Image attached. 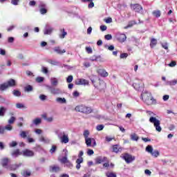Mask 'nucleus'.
<instances>
[{
	"mask_svg": "<svg viewBox=\"0 0 177 177\" xmlns=\"http://www.w3.org/2000/svg\"><path fill=\"white\" fill-rule=\"evenodd\" d=\"M141 97L143 102H145V103H146L147 106H151L152 104H157V100H156V99L153 97V95H151V93L150 92H148L146 91L142 92V93L141 94Z\"/></svg>",
	"mask_w": 177,
	"mask_h": 177,
	"instance_id": "f257e3e1",
	"label": "nucleus"
},
{
	"mask_svg": "<svg viewBox=\"0 0 177 177\" xmlns=\"http://www.w3.org/2000/svg\"><path fill=\"white\" fill-rule=\"evenodd\" d=\"M55 133L57 136L58 139L60 140L61 143H64L67 145L70 142V138H68V133L65 131L56 130Z\"/></svg>",
	"mask_w": 177,
	"mask_h": 177,
	"instance_id": "f03ea898",
	"label": "nucleus"
},
{
	"mask_svg": "<svg viewBox=\"0 0 177 177\" xmlns=\"http://www.w3.org/2000/svg\"><path fill=\"white\" fill-rule=\"evenodd\" d=\"M75 111L77 113H82V114H91L93 110L91 106H87L84 104L77 105L75 108Z\"/></svg>",
	"mask_w": 177,
	"mask_h": 177,
	"instance_id": "7ed1b4c3",
	"label": "nucleus"
},
{
	"mask_svg": "<svg viewBox=\"0 0 177 177\" xmlns=\"http://www.w3.org/2000/svg\"><path fill=\"white\" fill-rule=\"evenodd\" d=\"M149 122L153 124L156 128V131H157L158 132H161V131H162L161 126H160V120H158V119L156 118L155 117H151L149 118Z\"/></svg>",
	"mask_w": 177,
	"mask_h": 177,
	"instance_id": "20e7f679",
	"label": "nucleus"
},
{
	"mask_svg": "<svg viewBox=\"0 0 177 177\" xmlns=\"http://www.w3.org/2000/svg\"><path fill=\"white\" fill-rule=\"evenodd\" d=\"M145 151L149 153V154L151 155L152 157H155L156 158H157V157L160 156V151H158V150L153 151V147L151 145L147 146Z\"/></svg>",
	"mask_w": 177,
	"mask_h": 177,
	"instance_id": "39448f33",
	"label": "nucleus"
},
{
	"mask_svg": "<svg viewBox=\"0 0 177 177\" xmlns=\"http://www.w3.org/2000/svg\"><path fill=\"white\" fill-rule=\"evenodd\" d=\"M39 12L40 15H46L48 13V6H46V3L44 2H40L39 3Z\"/></svg>",
	"mask_w": 177,
	"mask_h": 177,
	"instance_id": "423d86ee",
	"label": "nucleus"
},
{
	"mask_svg": "<svg viewBox=\"0 0 177 177\" xmlns=\"http://www.w3.org/2000/svg\"><path fill=\"white\" fill-rule=\"evenodd\" d=\"M136 158L135 156H132V155L129 153H125L123 156V159L126 161L127 164H131V162L135 161Z\"/></svg>",
	"mask_w": 177,
	"mask_h": 177,
	"instance_id": "0eeeda50",
	"label": "nucleus"
},
{
	"mask_svg": "<svg viewBox=\"0 0 177 177\" xmlns=\"http://www.w3.org/2000/svg\"><path fill=\"white\" fill-rule=\"evenodd\" d=\"M115 38L119 42H125L127 41V35L124 33L118 32L115 34Z\"/></svg>",
	"mask_w": 177,
	"mask_h": 177,
	"instance_id": "6e6552de",
	"label": "nucleus"
},
{
	"mask_svg": "<svg viewBox=\"0 0 177 177\" xmlns=\"http://www.w3.org/2000/svg\"><path fill=\"white\" fill-rule=\"evenodd\" d=\"M51 95H60L62 93V90L59 88L52 87L51 86H48Z\"/></svg>",
	"mask_w": 177,
	"mask_h": 177,
	"instance_id": "1a4fd4ad",
	"label": "nucleus"
},
{
	"mask_svg": "<svg viewBox=\"0 0 177 177\" xmlns=\"http://www.w3.org/2000/svg\"><path fill=\"white\" fill-rule=\"evenodd\" d=\"M131 8L134 12H136L137 13H140L142 10H143V8L140 4H131Z\"/></svg>",
	"mask_w": 177,
	"mask_h": 177,
	"instance_id": "9d476101",
	"label": "nucleus"
},
{
	"mask_svg": "<svg viewBox=\"0 0 177 177\" xmlns=\"http://www.w3.org/2000/svg\"><path fill=\"white\" fill-rule=\"evenodd\" d=\"M53 31V28H52L49 25H46L44 30V35H50V34H52Z\"/></svg>",
	"mask_w": 177,
	"mask_h": 177,
	"instance_id": "9b49d317",
	"label": "nucleus"
},
{
	"mask_svg": "<svg viewBox=\"0 0 177 177\" xmlns=\"http://www.w3.org/2000/svg\"><path fill=\"white\" fill-rule=\"evenodd\" d=\"M76 85H89V82L85 79H77L75 80Z\"/></svg>",
	"mask_w": 177,
	"mask_h": 177,
	"instance_id": "f8f14e48",
	"label": "nucleus"
},
{
	"mask_svg": "<svg viewBox=\"0 0 177 177\" xmlns=\"http://www.w3.org/2000/svg\"><path fill=\"white\" fill-rule=\"evenodd\" d=\"M22 155L24 157H34V151L30 149H25L22 151Z\"/></svg>",
	"mask_w": 177,
	"mask_h": 177,
	"instance_id": "ddd939ff",
	"label": "nucleus"
},
{
	"mask_svg": "<svg viewBox=\"0 0 177 177\" xmlns=\"http://www.w3.org/2000/svg\"><path fill=\"white\" fill-rule=\"evenodd\" d=\"M107 161V158L106 156H98L95 158V164H102Z\"/></svg>",
	"mask_w": 177,
	"mask_h": 177,
	"instance_id": "4468645a",
	"label": "nucleus"
},
{
	"mask_svg": "<svg viewBox=\"0 0 177 177\" xmlns=\"http://www.w3.org/2000/svg\"><path fill=\"white\" fill-rule=\"evenodd\" d=\"M113 153H121L122 151V147L119 145H115L112 147Z\"/></svg>",
	"mask_w": 177,
	"mask_h": 177,
	"instance_id": "2eb2a0df",
	"label": "nucleus"
},
{
	"mask_svg": "<svg viewBox=\"0 0 177 177\" xmlns=\"http://www.w3.org/2000/svg\"><path fill=\"white\" fill-rule=\"evenodd\" d=\"M9 162H10L9 159L8 158H5L1 160V165L2 167H4V168L9 169V166H8Z\"/></svg>",
	"mask_w": 177,
	"mask_h": 177,
	"instance_id": "dca6fc26",
	"label": "nucleus"
},
{
	"mask_svg": "<svg viewBox=\"0 0 177 177\" xmlns=\"http://www.w3.org/2000/svg\"><path fill=\"white\" fill-rule=\"evenodd\" d=\"M21 154H23L22 152H21L19 149H16L11 153V156L13 157V158H17V157H19V156H21Z\"/></svg>",
	"mask_w": 177,
	"mask_h": 177,
	"instance_id": "f3484780",
	"label": "nucleus"
},
{
	"mask_svg": "<svg viewBox=\"0 0 177 177\" xmlns=\"http://www.w3.org/2000/svg\"><path fill=\"white\" fill-rule=\"evenodd\" d=\"M50 82L53 86H57L59 84V79L56 77H51L50 79Z\"/></svg>",
	"mask_w": 177,
	"mask_h": 177,
	"instance_id": "a211bd4d",
	"label": "nucleus"
},
{
	"mask_svg": "<svg viewBox=\"0 0 177 177\" xmlns=\"http://www.w3.org/2000/svg\"><path fill=\"white\" fill-rule=\"evenodd\" d=\"M30 133V131H21L19 133V136L23 139H26V138H28L30 136L28 134Z\"/></svg>",
	"mask_w": 177,
	"mask_h": 177,
	"instance_id": "6ab92c4d",
	"label": "nucleus"
},
{
	"mask_svg": "<svg viewBox=\"0 0 177 177\" xmlns=\"http://www.w3.org/2000/svg\"><path fill=\"white\" fill-rule=\"evenodd\" d=\"M54 52L57 53L58 55H63V53H66V50H61L59 46H56L53 48Z\"/></svg>",
	"mask_w": 177,
	"mask_h": 177,
	"instance_id": "aec40b11",
	"label": "nucleus"
},
{
	"mask_svg": "<svg viewBox=\"0 0 177 177\" xmlns=\"http://www.w3.org/2000/svg\"><path fill=\"white\" fill-rule=\"evenodd\" d=\"M84 140L87 147H92V142L93 140V138H84Z\"/></svg>",
	"mask_w": 177,
	"mask_h": 177,
	"instance_id": "412c9836",
	"label": "nucleus"
},
{
	"mask_svg": "<svg viewBox=\"0 0 177 177\" xmlns=\"http://www.w3.org/2000/svg\"><path fill=\"white\" fill-rule=\"evenodd\" d=\"M8 88L9 87H13V86H16V80H13V79H10V80H8L7 82H6Z\"/></svg>",
	"mask_w": 177,
	"mask_h": 177,
	"instance_id": "4be33fe9",
	"label": "nucleus"
},
{
	"mask_svg": "<svg viewBox=\"0 0 177 177\" xmlns=\"http://www.w3.org/2000/svg\"><path fill=\"white\" fill-rule=\"evenodd\" d=\"M39 142H42L43 143H46V144H49L50 143V139H49L48 138H45L43 136H41L39 138Z\"/></svg>",
	"mask_w": 177,
	"mask_h": 177,
	"instance_id": "5701e85b",
	"label": "nucleus"
},
{
	"mask_svg": "<svg viewBox=\"0 0 177 177\" xmlns=\"http://www.w3.org/2000/svg\"><path fill=\"white\" fill-rule=\"evenodd\" d=\"M61 34L59 35V37L61 39H64V38H66V35H67V32H66V30L64 28L60 30Z\"/></svg>",
	"mask_w": 177,
	"mask_h": 177,
	"instance_id": "b1692460",
	"label": "nucleus"
},
{
	"mask_svg": "<svg viewBox=\"0 0 177 177\" xmlns=\"http://www.w3.org/2000/svg\"><path fill=\"white\" fill-rule=\"evenodd\" d=\"M98 73H99L100 75H101V77H108L109 76V73L104 69H100L98 71Z\"/></svg>",
	"mask_w": 177,
	"mask_h": 177,
	"instance_id": "393cba45",
	"label": "nucleus"
},
{
	"mask_svg": "<svg viewBox=\"0 0 177 177\" xmlns=\"http://www.w3.org/2000/svg\"><path fill=\"white\" fill-rule=\"evenodd\" d=\"M177 84V80H173L171 81L166 82V85H169V86H175Z\"/></svg>",
	"mask_w": 177,
	"mask_h": 177,
	"instance_id": "a878e982",
	"label": "nucleus"
},
{
	"mask_svg": "<svg viewBox=\"0 0 177 177\" xmlns=\"http://www.w3.org/2000/svg\"><path fill=\"white\" fill-rule=\"evenodd\" d=\"M50 171L51 172H59V171H60V167H59V166H50Z\"/></svg>",
	"mask_w": 177,
	"mask_h": 177,
	"instance_id": "bb28decb",
	"label": "nucleus"
},
{
	"mask_svg": "<svg viewBox=\"0 0 177 177\" xmlns=\"http://www.w3.org/2000/svg\"><path fill=\"white\" fill-rule=\"evenodd\" d=\"M19 167H21V164L12 165L8 167V169H10L11 171H16V169H17V168Z\"/></svg>",
	"mask_w": 177,
	"mask_h": 177,
	"instance_id": "cd10ccee",
	"label": "nucleus"
},
{
	"mask_svg": "<svg viewBox=\"0 0 177 177\" xmlns=\"http://www.w3.org/2000/svg\"><path fill=\"white\" fill-rule=\"evenodd\" d=\"M130 138L131 140H133L134 142H138L139 140V136L136 133L131 134Z\"/></svg>",
	"mask_w": 177,
	"mask_h": 177,
	"instance_id": "c85d7f7f",
	"label": "nucleus"
},
{
	"mask_svg": "<svg viewBox=\"0 0 177 177\" xmlns=\"http://www.w3.org/2000/svg\"><path fill=\"white\" fill-rule=\"evenodd\" d=\"M7 109L1 106L0 107V117H3L5 115V113H6Z\"/></svg>",
	"mask_w": 177,
	"mask_h": 177,
	"instance_id": "c756f323",
	"label": "nucleus"
},
{
	"mask_svg": "<svg viewBox=\"0 0 177 177\" xmlns=\"http://www.w3.org/2000/svg\"><path fill=\"white\" fill-rule=\"evenodd\" d=\"M89 135H91V132L89 131V130L86 129V130L84 131L83 136H84V139L89 138Z\"/></svg>",
	"mask_w": 177,
	"mask_h": 177,
	"instance_id": "7c9ffc66",
	"label": "nucleus"
},
{
	"mask_svg": "<svg viewBox=\"0 0 177 177\" xmlns=\"http://www.w3.org/2000/svg\"><path fill=\"white\" fill-rule=\"evenodd\" d=\"M156 45H157V39H156L155 38L151 39V43H150L151 48H153L154 46H156Z\"/></svg>",
	"mask_w": 177,
	"mask_h": 177,
	"instance_id": "2f4dec72",
	"label": "nucleus"
},
{
	"mask_svg": "<svg viewBox=\"0 0 177 177\" xmlns=\"http://www.w3.org/2000/svg\"><path fill=\"white\" fill-rule=\"evenodd\" d=\"M8 88H9V86L6 82L0 85V91H5L6 89H8Z\"/></svg>",
	"mask_w": 177,
	"mask_h": 177,
	"instance_id": "473e14b6",
	"label": "nucleus"
},
{
	"mask_svg": "<svg viewBox=\"0 0 177 177\" xmlns=\"http://www.w3.org/2000/svg\"><path fill=\"white\" fill-rule=\"evenodd\" d=\"M48 63H50V64H52V66H59V64H60L59 62L53 59H50L48 61Z\"/></svg>",
	"mask_w": 177,
	"mask_h": 177,
	"instance_id": "72a5a7b5",
	"label": "nucleus"
},
{
	"mask_svg": "<svg viewBox=\"0 0 177 177\" xmlns=\"http://www.w3.org/2000/svg\"><path fill=\"white\" fill-rule=\"evenodd\" d=\"M34 125H39V124H41V122H42V120H41V118H37L35 120H33L32 121Z\"/></svg>",
	"mask_w": 177,
	"mask_h": 177,
	"instance_id": "f704fd0d",
	"label": "nucleus"
},
{
	"mask_svg": "<svg viewBox=\"0 0 177 177\" xmlns=\"http://www.w3.org/2000/svg\"><path fill=\"white\" fill-rule=\"evenodd\" d=\"M133 86L136 91H142V86H140V84L134 83L133 84Z\"/></svg>",
	"mask_w": 177,
	"mask_h": 177,
	"instance_id": "c9c22d12",
	"label": "nucleus"
},
{
	"mask_svg": "<svg viewBox=\"0 0 177 177\" xmlns=\"http://www.w3.org/2000/svg\"><path fill=\"white\" fill-rule=\"evenodd\" d=\"M16 107H17V109H27L26 105H24V104H21V103H17Z\"/></svg>",
	"mask_w": 177,
	"mask_h": 177,
	"instance_id": "e433bc0d",
	"label": "nucleus"
},
{
	"mask_svg": "<svg viewBox=\"0 0 177 177\" xmlns=\"http://www.w3.org/2000/svg\"><path fill=\"white\" fill-rule=\"evenodd\" d=\"M56 102L58 103L64 104L66 103V98L57 97L56 99Z\"/></svg>",
	"mask_w": 177,
	"mask_h": 177,
	"instance_id": "4c0bfd02",
	"label": "nucleus"
},
{
	"mask_svg": "<svg viewBox=\"0 0 177 177\" xmlns=\"http://www.w3.org/2000/svg\"><path fill=\"white\" fill-rule=\"evenodd\" d=\"M12 93L14 95V96H21V92H20L19 91H17V90H14L12 91Z\"/></svg>",
	"mask_w": 177,
	"mask_h": 177,
	"instance_id": "58836bf2",
	"label": "nucleus"
},
{
	"mask_svg": "<svg viewBox=\"0 0 177 177\" xmlns=\"http://www.w3.org/2000/svg\"><path fill=\"white\" fill-rule=\"evenodd\" d=\"M106 175L107 177H117V174L113 172H107Z\"/></svg>",
	"mask_w": 177,
	"mask_h": 177,
	"instance_id": "ea45409f",
	"label": "nucleus"
},
{
	"mask_svg": "<svg viewBox=\"0 0 177 177\" xmlns=\"http://www.w3.org/2000/svg\"><path fill=\"white\" fill-rule=\"evenodd\" d=\"M152 13L155 17H160V16H161V12L160 10L153 11Z\"/></svg>",
	"mask_w": 177,
	"mask_h": 177,
	"instance_id": "a19ab883",
	"label": "nucleus"
},
{
	"mask_svg": "<svg viewBox=\"0 0 177 177\" xmlns=\"http://www.w3.org/2000/svg\"><path fill=\"white\" fill-rule=\"evenodd\" d=\"M12 128L13 127H12V125L7 124L4 128H3V129H4V131H5V130H6V131H12Z\"/></svg>",
	"mask_w": 177,
	"mask_h": 177,
	"instance_id": "79ce46f5",
	"label": "nucleus"
},
{
	"mask_svg": "<svg viewBox=\"0 0 177 177\" xmlns=\"http://www.w3.org/2000/svg\"><path fill=\"white\" fill-rule=\"evenodd\" d=\"M97 131H103L104 129V125L103 124H99L96 127Z\"/></svg>",
	"mask_w": 177,
	"mask_h": 177,
	"instance_id": "37998d69",
	"label": "nucleus"
},
{
	"mask_svg": "<svg viewBox=\"0 0 177 177\" xmlns=\"http://www.w3.org/2000/svg\"><path fill=\"white\" fill-rule=\"evenodd\" d=\"M100 85L102 86V88H100V91H103V89H106V83L103 81L100 82Z\"/></svg>",
	"mask_w": 177,
	"mask_h": 177,
	"instance_id": "c03bdc74",
	"label": "nucleus"
},
{
	"mask_svg": "<svg viewBox=\"0 0 177 177\" xmlns=\"http://www.w3.org/2000/svg\"><path fill=\"white\" fill-rule=\"evenodd\" d=\"M17 146V142L16 141H12L9 144L10 147H16Z\"/></svg>",
	"mask_w": 177,
	"mask_h": 177,
	"instance_id": "a18cd8bd",
	"label": "nucleus"
},
{
	"mask_svg": "<svg viewBox=\"0 0 177 177\" xmlns=\"http://www.w3.org/2000/svg\"><path fill=\"white\" fill-rule=\"evenodd\" d=\"M161 46L163 48V49L168 50V43H161Z\"/></svg>",
	"mask_w": 177,
	"mask_h": 177,
	"instance_id": "49530a36",
	"label": "nucleus"
},
{
	"mask_svg": "<svg viewBox=\"0 0 177 177\" xmlns=\"http://www.w3.org/2000/svg\"><path fill=\"white\" fill-rule=\"evenodd\" d=\"M56 149H57L56 145H53L51 149H50V153H51V154H53V153L56 151Z\"/></svg>",
	"mask_w": 177,
	"mask_h": 177,
	"instance_id": "de8ad7c7",
	"label": "nucleus"
},
{
	"mask_svg": "<svg viewBox=\"0 0 177 177\" xmlns=\"http://www.w3.org/2000/svg\"><path fill=\"white\" fill-rule=\"evenodd\" d=\"M15 121H16V118H15L14 116H12L8 120V124H13V122H15Z\"/></svg>",
	"mask_w": 177,
	"mask_h": 177,
	"instance_id": "09e8293b",
	"label": "nucleus"
},
{
	"mask_svg": "<svg viewBox=\"0 0 177 177\" xmlns=\"http://www.w3.org/2000/svg\"><path fill=\"white\" fill-rule=\"evenodd\" d=\"M73 75H69V76L66 78V82H68V84H70V82H73Z\"/></svg>",
	"mask_w": 177,
	"mask_h": 177,
	"instance_id": "8fccbe9b",
	"label": "nucleus"
},
{
	"mask_svg": "<svg viewBox=\"0 0 177 177\" xmlns=\"http://www.w3.org/2000/svg\"><path fill=\"white\" fill-rule=\"evenodd\" d=\"M20 0H11L12 5H14L15 6H17L19 5V2Z\"/></svg>",
	"mask_w": 177,
	"mask_h": 177,
	"instance_id": "3c124183",
	"label": "nucleus"
},
{
	"mask_svg": "<svg viewBox=\"0 0 177 177\" xmlns=\"http://www.w3.org/2000/svg\"><path fill=\"white\" fill-rule=\"evenodd\" d=\"M84 162V158H79L76 160V164H82Z\"/></svg>",
	"mask_w": 177,
	"mask_h": 177,
	"instance_id": "603ef678",
	"label": "nucleus"
},
{
	"mask_svg": "<svg viewBox=\"0 0 177 177\" xmlns=\"http://www.w3.org/2000/svg\"><path fill=\"white\" fill-rule=\"evenodd\" d=\"M25 91H26V92H31V91H32V86H31L30 85L27 86L25 88Z\"/></svg>",
	"mask_w": 177,
	"mask_h": 177,
	"instance_id": "864d4df0",
	"label": "nucleus"
},
{
	"mask_svg": "<svg viewBox=\"0 0 177 177\" xmlns=\"http://www.w3.org/2000/svg\"><path fill=\"white\" fill-rule=\"evenodd\" d=\"M88 60H90L91 62H96V60H97V57L96 55H93L92 57H91Z\"/></svg>",
	"mask_w": 177,
	"mask_h": 177,
	"instance_id": "5fc2aeb1",
	"label": "nucleus"
},
{
	"mask_svg": "<svg viewBox=\"0 0 177 177\" xmlns=\"http://www.w3.org/2000/svg\"><path fill=\"white\" fill-rule=\"evenodd\" d=\"M68 161V159H67V156L63 157L61 159V162H62L63 164H66Z\"/></svg>",
	"mask_w": 177,
	"mask_h": 177,
	"instance_id": "6e6d98bb",
	"label": "nucleus"
},
{
	"mask_svg": "<svg viewBox=\"0 0 177 177\" xmlns=\"http://www.w3.org/2000/svg\"><path fill=\"white\" fill-rule=\"evenodd\" d=\"M31 175V171H25L23 173L24 176H30Z\"/></svg>",
	"mask_w": 177,
	"mask_h": 177,
	"instance_id": "4d7b16f0",
	"label": "nucleus"
},
{
	"mask_svg": "<svg viewBox=\"0 0 177 177\" xmlns=\"http://www.w3.org/2000/svg\"><path fill=\"white\" fill-rule=\"evenodd\" d=\"M90 3L88 5V9H92L95 6V3H93V1H88Z\"/></svg>",
	"mask_w": 177,
	"mask_h": 177,
	"instance_id": "13d9d810",
	"label": "nucleus"
},
{
	"mask_svg": "<svg viewBox=\"0 0 177 177\" xmlns=\"http://www.w3.org/2000/svg\"><path fill=\"white\" fill-rule=\"evenodd\" d=\"M169 67H175L176 66V62L171 61L170 64H168Z\"/></svg>",
	"mask_w": 177,
	"mask_h": 177,
	"instance_id": "bf43d9fd",
	"label": "nucleus"
},
{
	"mask_svg": "<svg viewBox=\"0 0 177 177\" xmlns=\"http://www.w3.org/2000/svg\"><path fill=\"white\" fill-rule=\"evenodd\" d=\"M128 57V53L120 54V59H127Z\"/></svg>",
	"mask_w": 177,
	"mask_h": 177,
	"instance_id": "052dcab7",
	"label": "nucleus"
},
{
	"mask_svg": "<svg viewBox=\"0 0 177 177\" xmlns=\"http://www.w3.org/2000/svg\"><path fill=\"white\" fill-rule=\"evenodd\" d=\"M27 140L28 143H34V142H35V140H34V138H30V136H28Z\"/></svg>",
	"mask_w": 177,
	"mask_h": 177,
	"instance_id": "680f3d73",
	"label": "nucleus"
},
{
	"mask_svg": "<svg viewBox=\"0 0 177 177\" xmlns=\"http://www.w3.org/2000/svg\"><path fill=\"white\" fill-rule=\"evenodd\" d=\"M104 38L107 41H110V39H113V36H111V35H106L104 36Z\"/></svg>",
	"mask_w": 177,
	"mask_h": 177,
	"instance_id": "e2e57ef3",
	"label": "nucleus"
},
{
	"mask_svg": "<svg viewBox=\"0 0 177 177\" xmlns=\"http://www.w3.org/2000/svg\"><path fill=\"white\" fill-rule=\"evenodd\" d=\"M86 52H87L88 54L92 53L93 50L91 47H86Z\"/></svg>",
	"mask_w": 177,
	"mask_h": 177,
	"instance_id": "0e129e2a",
	"label": "nucleus"
},
{
	"mask_svg": "<svg viewBox=\"0 0 177 177\" xmlns=\"http://www.w3.org/2000/svg\"><path fill=\"white\" fill-rule=\"evenodd\" d=\"M94 153H95V151H93V150H92V149L87 150V154L88 156H93V154H94Z\"/></svg>",
	"mask_w": 177,
	"mask_h": 177,
	"instance_id": "69168bd1",
	"label": "nucleus"
},
{
	"mask_svg": "<svg viewBox=\"0 0 177 177\" xmlns=\"http://www.w3.org/2000/svg\"><path fill=\"white\" fill-rule=\"evenodd\" d=\"M114 138L106 136L105 137V140L106 142H111V140H113Z\"/></svg>",
	"mask_w": 177,
	"mask_h": 177,
	"instance_id": "338daca9",
	"label": "nucleus"
},
{
	"mask_svg": "<svg viewBox=\"0 0 177 177\" xmlns=\"http://www.w3.org/2000/svg\"><path fill=\"white\" fill-rule=\"evenodd\" d=\"M36 81H37V82H39V83L42 82H44V77H37Z\"/></svg>",
	"mask_w": 177,
	"mask_h": 177,
	"instance_id": "774afa93",
	"label": "nucleus"
}]
</instances>
